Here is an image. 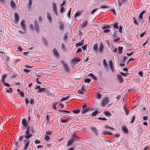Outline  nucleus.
Here are the masks:
<instances>
[{"label": "nucleus", "mask_w": 150, "mask_h": 150, "mask_svg": "<svg viewBox=\"0 0 150 150\" xmlns=\"http://www.w3.org/2000/svg\"><path fill=\"white\" fill-rule=\"evenodd\" d=\"M30 129L29 127H27L26 130L25 131V134L24 135V137L26 138V139L28 140V139L31 137L33 135V134L34 133L33 129H31L32 133L30 132Z\"/></svg>", "instance_id": "f257e3e1"}, {"label": "nucleus", "mask_w": 150, "mask_h": 150, "mask_svg": "<svg viewBox=\"0 0 150 150\" xmlns=\"http://www.w3.org/2000/svg\"><path fill=\"white\" fill-rule=\"evenodd\" d=\"M60 62L62 64L64 71L66 72H68L69 71L70 69L67 63L63 59L61 60Z\"/></svg>", "instance_id": "f03ea898"}, {"label": "nucleus", "mask_w": 150, "mask_h": 150, "mask_svg": "<svg viewBox=\"0 0 150 150\" xmlns=\"http://www.w3.org/2000/svg\"><path fill=\"white\" fill-rule=\"evenodd\" d=\"M25 20H22L20 23V27L23 30H26V25L25 24Z\"/></svg>", "instance_id": "7ed1b4c3"}, {"label": "nucleus", "mask_w": 150, "mask_h": 150, "mask_svg": "<svg viewBox=\"0 0 150 150\" xmlns=\"http://www.w3.org/2000/svg\"><path fill=\"white\" fill-rule=\"evenodd\" d=\"M25 145L24 146V150H27L28 149V146L30 144V141L28 139H25L23 141Z\"/></svg>", "instance_id": "20e7f679"}, {"label": "nucleus", "mask_w": 150, "mask_h": 150, "mask_svg": "<svg viewBox=\"0 0 150 150\" xmlns=\"http://www.w3.org/2000/svg\"><path fill=\"white\" fill-rule=\"evenodd\" d=\"M52 6L55 15H56V16H57L58 14L57 12V8L56 3L54 2L53 3Z\"/></svg>", "instance_id": "39448f33"}, {"label": "nucleus", "mask_w": 150, "mask_h": 150, "mask_svg": "<svg viewBox=\"0 0 150 150\" xmlns=\"http://www.w3.org/2000/svg\"><path fill=\"white\" fill-rule=\"evenodd\" d=\"M127 58V57H124L120 63L119 64V65L121 67H124L125 66V62Z\"/></svg>", "instance_id": "423d86ee"}, {"label": "nucleus", "mask_w": 150, "mask_h": 150, "mask_svg": "<svg viewBox=\"0 0 150 150\" xmlns=\"http://www.w3.org/2000/svg\"><path fill=\"white\" fill-rule=\"evenodd\" d=\"M93 110V109H92L91 108L89 107H87L86 108H83L82 111L81 113L82 114H85L86 112H88L89 111H91Z\"/></svg>", "instance_id": "0eeeda50"}, {"label": "nucleus", "mask_w": 150, "mask_h": 150, "mask_svg": "<svg viewBox=\"0 0 150 150\" xmlns=\"http://www.w3.org/2000/svg\"><path fill=\"white\" fill-rule=\"evenodd\" d=\"M80 58L79 57H76L71 60V62H72V64H76L80 62Z\"/></svg>", "instance_id": "6e6552de"}, {"label": "nucleus", "mask_w": 150, "mask_h": 150, "mask_svg": "<svg viewBox=\"0 0 150 150\" xmlns=\"http://www.w3.org/2000/svg\"><path fill=\"white\" fill-rule=\"evenodd\" d=\"M104 48V47L103 43L102 42H100L99 44V47L98 49L99 52L100 53H102L103 52Z\"/></svg>", "instance_id": "1a4fd4ad"}, {"label": "nucleus", "mask_w": 150, "mask_h": 150, "mask_svg": "<svg viewBox=\"0 0 150 150\" xmlns=\"http://www.w3.org/2000/svg\"><path fill=\"white\" fill-rule=\"evenodd\" d=\"M52 52L54 56L55 57L57 58L59 57V53L56 48H54L52 50Z\"/></svg>", "instance_id": "9d476101"}, {"label": "nucleus", "mask_w": 150, "mask_h": 150, "mask_svg": "<svg viewBox=\"0 0 150 150\" xmlns=\"http://www.w3.org/2000/svg\"><path fill=\"white\" fill-rule=\"evenodd\" d=\"M22 125L24 127H28V122L27 120L25 119H23L22 120Z\"/></svg>", "instance_id": "9b49d317"}, {"label": "nucleus", "mask_w": 150, "mask_h": 150, "mask_svg": "<svg viewBox=\"0 0 150 150\" xmlns=\"http://www.w3.org/2000/svg\"><path fill=\"white\" fill-rule=\"evenodd\" d=\"M19 20V17L18 14L16 13L14 14V22L15 24H17Z\"/></svg>", "instance_id": "f8f14e48"}, {"label": "nucleus", "mask_w": 150, "mask_h": 150, "mask_svg": "<svg viewBox=\"0 0 150 150\" xmlns=\"http://www.w3.org/2000/svg\"><path fill=\"white\" fill-rule=\"evenodd\" d=\"M109 99L108 98H105L103 100L101 105L103 106L106 105L109 102Z\"/></svg>", "instance_id": "ddd939ff"}, {"label": "nucleus", "mask_w": 150, "mask_h": 150, "mask_svg": "<svg viewBox=\"0 0 150 150\" xmlns=\"http://www.w3.org/2000/svg\"><path fill=\"white\" fill-rule=\"evenodd\" d=\"M123 133L125 134H128V130L125 126H122L121 127Z\"/></svg>", "instance_id": "4468645a"}, {"label": "nucleus", "mask_w": 150, "mask_h": 150, "mask_svg": "<svg viewBox=\"0 0 150 150\" xmlns=\"http://www.w3.org/2000/svg\"><path fill=\"white\" fill-rule=\"evenodd\" d=\"M59 29L60 30H63L64 29V26L63 22L60 21L59 24Z\"/></svg>", "instance_id": "2eb2a0df"}, {"label": "nucleus", "mask_w": 150, "mask_h": 150, "mask_svg": "<svg viewBox=\"0 0 150 150\" xmlns=\"http://www.w3.org/2000/svg\"><path fill=\"white\" fill-rule=\"evenodd\" d=\"M128 0H121V1H120L119 0H118V6L119 7H121L123 4L128 2Z\"/></svg>", "instance_id": "dca6fc26"}, {"label": "nucleus", "mask_w": 150, "mask_h": 150, "mask_svg": "<svg viewBox=\"0 0 150 150\" xmlns=\"http://www.w3.org/2000/svg\"><path fill=\"white\" fill-rule=\"evenodd\" d=\"M46 90V89L45 88H39L38 90L36 91L38 93H41L43 92H45L46 94H47V92L46 91H45Z\"/></svg>", "instance_id": "f3484780"}, {"label": "nucleus", "mask_w": 150, "mask_h": 150, "mask_svg": "<svg viewBox=\"0 0 150 150\" xmlns=\"http://www.w3.org/2000/svg\"><path fill=\"white\" fill-rule=\"evenodd\" d=\"M103 65L105 69H107L108 68V65L105 59H104L103 61Z\"/></svg>", "instance_id": "a211bd4d"}, {"label": "nucleus", "mask_w": 150, "mask_h": 150, "mask_svg": "<svg viewBox=\"0 0 150 150\" xmlns=\"http://www.w3.org/2000/svg\"><path fill=\"white\" fill-rule=\"evenodd\" d=\"M84 43V40L83 39L81 42H79L75 44L76 47L80 46L83 45Z\"/></svg>", "instance_id": "6ab92c4d"}, {"label": "nucleus", "mask_w": 150, "mask_h": 150, "mask_svg": "<svg viewBox=\"0 0 150 150\" xmlns=\"http://www.w3.org/2000/svg\"><path fill=\"white\" fill-rule=\"evenodd\" d=\"M90 129L93 132H94L95 134L97 135L98 134L97 129L94 127H91L90 128Z\"/></svg>", "instance_id": "aec40b11"}, {"label": "nucleus", "mask_w": 150, "mask_h": 150, "mask_svg": "<svg viewBox=\"0 0 150 150\" xmlns=\"http://www.w3.org/2000/svg\"><path fill=\"white\" fill-rule=\"evenodd\" d=\"M98 45L97 44H95L93 47V50L95 52H97L98 51Z\"/></svg>", "instance_id": "412c9836"}, {"label": "nucleus", "mask_w": 150, "mask_h": 150, "mask_svg": "<svg viewBox=\"0 0 150 150\" xmlns=\"http://www.w3.org/2000/svg\"><path fill=\"white\" fill-rule=\"evenodd\" d=\"M117 79L120 83H122L123 82V79L120 75H118L117 76Z\"/></svg>", "instance_id": "4be33fe9"}, {"label": "nucleus", "mask_w": 150, "mask_h": 150, "mask_svg": "<svg viewBox=\"0 0 150 150\" xmlns=\"http://www.w3.org/2000/svg\"><path fill=\"white\" fill-rule=\"evenodd\" d=\"M10 5L12 9H15L16 8V4L13 0H11L10 2Z\"/></svg>", "instance_id": "5701e85b"}, {"label": "nucleus", "mask_w": 150, "mask_h": 150, "mask_svg": "<svg viewBox=\"0 0 150 150\" xmlns=\"http://www.w3.org/2000/svg\"><path fill=\"white\" fill-rule=\"evenodd\" d=\"M146 13V11H143L139 15V17L138 18L139 20L140 21V20H142L143 18V15L144 14Z\"/></svg>", "instance_id": "b1692460"}, {"label": "nucleus", "mask_w": 150, "mask_h": 150, "mask_svg": "<svg viewBox=\"0 0 150 150\" xmlns=\"http://www.w3.org/2000/svg\"><path fill=\"white\" fill-rule=\"evenodd\" d=\"M118 22H115V23H113V27L114 29H117L119 28L118 26Z\"/></svg>", "instance_id": "393cba45"}, {"label": "nucleus", "mask_w": 150, "mask_h": 150, "mask_svg": "<svg viewBox=\"0 0 150 150\" xmlns=\"http://www.w3.org/2000/svg\"><path fill=\"white\" fill-rule=\"evenodd\" d=\"M88 77L92 78L94 80H97V79L93 74H90L88 75Z\"/></svg>", "instance_id": "a878e982"}, {"label": "nucleus", "mask_w": 150, "mask_h": 150, "mask_svg": "<svg viewBox=\"0 0 150 150\" xmlns=\"http://www.w3.org/2000/svg\"><path fill=\"white\" fill-rule=\"evenodd\" d=\"M47 17L49 20V23H50L52 21L51 16L50 14L48 12L47 13Z\"/></svg>", "instance_id": "bb28decb"}, {"label": "nucleus", "mask_w": 150, "mask_h": 150, "mask_svg": "<svg viewBox=\"0 0 150 150\" xmlns=\"http://www.w3.org/2000/svg\"><path fill=\"white\" fill-rule=\"evenodd\" d=\"M102 134L104 135H111L112 134V133L109 131H105L103 132H102Z\"/></svg>", "instance_id": "cd10ccee"}, {"label": "nucleus", "mask_w": 150, "mask_h": 150, "mask_svg": "<svg viewBox=\"0 0 150 150\" xmlns=\"http://www.w3.org/2000/svg\"><path fill=\"white\" fill-rule=\"evenodd\" d=\"M69 35V33L68 32H66L64 35L63 38L64 40H66L68 39V36Z\"/></svg>", "instance_id": "c85d7f7f"}, {"label": "nucleus", "mask_w": 150, "mask_h": 150, "mask_svg": "<svg viewBox=\"0 0 150 150\" xmlns=\"http://www.w3.org/2000/svg\"><path fill=\"white\" fill-rule=\"evenodd\" d=\"M88 21H84L82 24L81 25V27L82 28H84L87 25Z\"/></svg>", "instance_id": "c756f323"}, {"label": "nucleus", "mask_w": 150, "mask_h": 150, "mask_svg": "<svg viewBox=\"0 0 150 150\" xmlns=\"http://www.w3.org/2000/svg\"><path fill=\"white\" fill-rule=\"evenodd\" d=\"M61 49L62 51H65L67 49V47L63 43H62L61 45Z\"/></svg>", "instance_id": "7c9ffc66"}, {"label": "nucleus", "mask_w": 150, "mask_h": 150, "mask_svg": "<svg viewBox=\"0 0 150 150\" xmlns=\"http://www.w3.org/2000/svg\"><path fill=\"white\" fill-rule=\"evenodd\" d=\"M75 139L74 138H72L69 140L67 143V145L69 146L74 141Z\"/></svg>", "instance_id": "2f4dec72"}, {"label": "nucleus", "mask_w": 150, "mask_h": 150, "mask_svg": "<svg viewBox=\"0 0 150 150\" xmlns=\"http://www.w3.org/2000/svg\"><path fill=\"white\" fill-rule=\"evenodd\" d=\"M83 11H79V12L76 13L75 14V15L74 17V18H76V17L80 16L81 14L83 12Z\"/></svg>", "instance_id": "473e14b6"}, {"label": "nucleus", "mask_w": 150, "mask_h": 150, "mask_svg": "<svg viewBox=\"0 0 150 150\" xmlns=\"http://www.w3.org/2000/svg\"><path fill=\"white\" fill-rule=\"evenodd\" d=\"M24 137V135H22L19 136L17 139V141L20 142H22V141Z\"/></svg>", "instance_id": "72a5a7b5"}, {"label": "nucleus", "mask_w": 150, "mask_h": 150, "mask_svg": "<svg viewBox=\"0 0 150 150\" xmlns=\"http://www.w3.org/2000/svg\"><path fill=\"white\" fill-rule=\"evenodd\" d=\"M23 30V31L18 30V33L20 35H22L23 34H25L26 33V30Z\"/></svg>", "instance_id": "f704fd0d"}, {"label": "nucleus", "mask_w": 150, "mask_h": 150, "mask_svg": "<svg viewBox=\"0 0 150 150\" xmlns=\"http://www.w3.org/2000/svg\"><path fill=\"white\" fill-rule=\"evenodd\" d=\"M104 114L106 116L108 117L111 116L112 115V114L110 112L108 111H105L104 112Z\"/></svg>", "instance_id": "c9c22d12"}, {"label": "nucleus", "mask_w": 150, "mask_h": 150, "mask_svg": "<svg viewBox=\"0 0 150 150\" xmlns=\"http://www.w3.org/2000/svg\"><path fill=\"white\" fill-rule=\"evenodd\" d=\"M45 139L46 141L49 142L50 140V137L47 134H45L44 136Z\"/></svg>", "instance_id": "e433bc0d"}, {"label": "nucleus", "mask_w": 150, "mask_h": 150, "mask_svg": "<svg viewBox=\"0 0 150 150\" xmlns=\"http://www.w3.org/2000/svg\"><path fill=\"white\" fill-rule=\"evenodd\" d=\"M96 97L97 98L100 99L102 97V95L99 93H96Z\"/></svg>", "instance_id": "4c0bfd02"}, {"label": "nucleus", "mask_w": 150, "mask_h": 150, "mask_svg": "<svg viewBox=\"0 0 150 150\" xmlns=\"http://www.w3.org/2000/svg\"><path fill=\"white\" fill-rule=\"evenodd\" d=\"M57 102H54L53 103L52 106L53 110H55L57 109V108L56 106L57 105Z\"/></svg>", "instance_id": "58836bf2"}, {"label": "nucleus", "mask_w": 150, "mask_h": 150, "mask_svg": "<svg viewBox=\"0 0 150 150\" xmlns=\"http://www.w3.org/2000/svg\"><path fill=\"white\" fill-rule=\"evenodd\" d=\"M35 29L37 32L38 33L39 31V25H35Z\"/></svg>", "instance_id": "ea45409f"}, {"label": "nucleus", "mask_w": 150, "mask_h": 150, "mask_svg": "<svg viewBox=\"0 0 150 150\" xmlns=\"http://www.w3.org/2000/svg\"><path fill=\"white\" fill-rule=\"evenodd\" d=\"M7 77V75L6 74H4L2 76L1 78L2 79V82L5 81V79Z\"/></svg>", "instance_id": "a19ab883"}, {"label": "nucleus", "mask_w": 150, "mask_h": 150, "mask_svg": "<svg viewBox=\"0 0 150 150\" xmlns=\"http://www.w3.org/2000/svg\"><path fill=\"white\" fill-rule=\"evenodd\" d=\"M27 7L28 11H30L32 9V6L29 5L28 4L27 5Z\"/></svg>", "instance_id": "79ce46f5"}, {"label": "nucleus", "mask_w": 150, "mask_h": 150, "mask_svg": "<svg viewBox=\"0 0 150 150\" xmlns=\"http://www.w3.org/2000/svg\"><path fill=\"white\" fill-rule=\"evenodd\" d=\"M110 25H105L104 26H103L102 27V28L104 30L105 29H108V28H110Z\"/></svg>", "instance_id": "37998d69"}, {"label": "nucleus", "mask_w": 150, "mask_h": 150, "mask_svg": "<svg viewBox=\"0 0 150 150\" xmlns=\"http://www.w3.org/2000/svg\"><path fill=\"white\" fill-rule=\"evenodd\" d=\"M123 47H119L118 49V51L119 53L120 54H121L122 53V50H123Z\"/></svg>", "instance_id": "c03bdc74"}, {"label": "nucleus", "mask_w": 150, "mask_h": 150, "mask_svg": "<svg viewBox=\"0 0 150 150\" xmlns=\"http://www.w3.org/2000/svg\"><path fill=\"white\" fill-rule=\"evenodd\" d=\"M18 77V75L16 73H15V74L11 76V78L13 79H14L17 77Z\"/></svg>", "instance_id": "a18cd8bd"}, {"label": "nucleus", "mask_w": 150, "mask_h": 150, "mask_svg": "<svg viewBox=\"0 0 150 150\" xmlns=\"http://www.w3.org/2000/svg\"><path fill=\"white\" fill-rule=\"evenodd\" d=\"M42 41L44 45H47V41L46 38H43Z\"/></svg>", "instance_id": "49530a36"}, {"label": "nucleus", "mask_w": 150, "mask_h": 150, "mask_svg": "<svg viewBox=\"0 0 150 150\" xmlns=\"http://www.w3.org/2000/svg\"><path fill=\"white\" fill-rule=\"evenodd\" d=\"M109 64L110 67H113V66H114V64L113 63V62L111 60L109 61Z\"/></svg>", "instance_id": "de8ad7c7"}, {"label": "nucleus", "mask_w": 150, "mask_h": 150, "mask_svg": "<svg viewBox=\"0 0 150 150\" xmlns=\"http://www.w3.org/2000/svg\"><path fill=\"white\" fill-rule=\"evenodd\" d=\"M75 114H78L80 112V110H77L75 109L72 111Z\"/></svg>", "instance_id": "09e8293b"}, {"label": "nucleus", "mask_w": 150, "mask_h": 150, "mask_svg": "<svg viewBox=\"0 0 150 150\" xmlns=\"http://www.w3.org/2000/svg\"><path fill=\"white\" fill-rule=\"evenodd\" d=\"M12 88H10L9 89V90H7L6 92L8 93H11L13 92Z\"/></svg>", "instance_id": "8fccbe9b"}, {"label": "nucleus", "mask_w": 150, "mask_h": 150, "mask_svg": "<svg viewBox=\"0 0 150 150\" xmlns=\"http://www.w3.org/2000/svg\"><path fill=\"white\" fill-rule=\"evenodd\" d=\"M118 30L119 32L120 33H122V26L121 25H120Z\"/></svg>", "instance_id": "3c124183"}, {"label": "nucleus", "mask_w": 150, "mask_h": 150, "mask_svg": "<svg viewBox=\"0 0 150 150\" xmlns=\"http://www.w3.org/2000/svg\"><path fill=\"white\" fill-rule=\"evenodd\" d=\"M2 82L4 83L3 85L4 86L7 87L10 86V85L8 83H6L5 81L3 82Z\"/></svg>", "instance_id": "603ef678"}, {"label": "nucleus", "mask_w": 150, "mask_h": 150, "mask_svg": "<svg viewBox=\"0 0 150 150\" xmlns=\"http://www.w3.org/2000/svg\"><path fill=\"white\" fill-rule=\"evenodd\" d=\"M100 9L108 8H109L108 6L106 5H102L101 6L100 5Z\"/></svg>", "instance_id": "864d4df0"}, {"label": "nucleus", "mask_w": 150, "mask_h": 150, "mask_svg": "<svg viewBox=\"0 0 150 150\" xmlns=\"http://www.w3.org/2000/svg\"><path fill=\"white\" fill-rule=\"evenodd\" d=\"M124 109L125 112L126 114L128 115L129 114V110L127 109L125 107H124Z\"/></svg>", "instance_id": "5fc2aeb1"}, {"label": "nucleus", "mask_w": 150, "mask_h": 150, "mask_svg": "<svg viewBox=\"0 0 150 150\" xmlns=\"http://www.w3.org/2000/svg\"><path fill=\"white\" fill-rule=\"evenodd\" d=\"M98 112L97 110L93 111L92 113V115L93 116L96 115L98 113Z\"/></svg>", "instance_id": "6e6d98bb"}, {"label": "nucleus", "mask_w": 150, "mask_h": 150, "mask_svg": "<svg viewBox=\"0 0 150 150\" xmlns=\"http://www.w3.org/2000/svg\"><path fill=\"white\" fill-rule=\"evenodd\" d=\"M120 40V38L119 37H117L116 38L114 39L113 41L115 42H116Z\"/></svg>", "instance_id": "4d7b16f0"}, {"label": "nucleus", "mask_w": 150, "mask_h": 150, "mask_svg": "<svg viewBox=\"0 0 150 150\" xmlns=\"http://www.w3.org/2000/svg\"><path fill=\"white\" fill-rule=\"evenodd\" d=\"M91 81V79L89 78H86L84 80L85 83H89Z\"/></svg>", "instance_id": "13d9d810"}, {"label": "nucleus", "mask_w": 150, "mask_h": 150, "mask_svg": "<svg viewBox=\"0 0 150 150\" xmlns=\"http://www.w3.org/2000/svg\"><path fill=\"white\" fill-rule=\"evenodd\" d=\"M69 121L68 119H62L61 120V121L62 123H65Z\"/></svg>", "instance_id": "bf43d9fd"}, {"label": "nucleus", "mask_w": 150, "mask_h": 150, "mask_svg": "<svg viewBox=\"0 0 150 150\" xmlns=\"http://www.w3.org/2000/svg\"><path fill=\"white\" fill-rule=\"evenodd\" d=\"M30 103L32 105L34 104V100L33 99H30Z\"/></svg>", "instance_id": "052dcab7"}, {"label": "nucleus", "mask_w": 150, "mask_h": 150, "mask_svg": "<svg viewBox=\"0 0 150 150\" xmlns=\"http://www.w3.org/2000/svg\"><path fill=\"white\" fill-rule=\"evenodd\" d=\"M85 92V91H83L81 90H79L78 91V93L80 94H83Z\"/></svg>", "instance_id": "680f3d73"}, {"label": "nucleus", "mask_w": 150, "mask_h": 150, "mask_svg": "<svg viewBox=\"0 0 150 150\" xmlns=\"http://www.w3.org/2000/svg\"><path fill=\"white\" fill-rule=\"evenodd\" d=\"M104 127L105 128V129H106V128H110V129H111L112 130H113V129H114L113 128H112V127H109V126H108V125H105V126H104Z\"/></svg>", "instance_id": "e2e57ef3"}, {"label": "nucleus", "mask_w": 150, "mask_h": 150, "mask_svg": "<svg viewBox=\"0 0 150 150\" xmlns=\"http://www.w3.org/2000/svg\"><path fill=\"white\" fill-rule=\"evenodd\" d=\"M133 19H134V22L135 24L138 25V23L137 21V20L136 17H133Z\"/></svg>", "instance_id": "0e129e2a"}, {"label": "nucleus", "mask_w": 150, "mask_h": 150, "mask_svg": "<svg viewBox=\"0 0 150 150\" xmlns=\"http://www.w3.org/2000/svg\"><path fill=\"white\" fill-rule=\"evenodd\" d=\"M109 11L112 12L114 15L116 14V13L115 11V10L114 9H111L109 10Z\"/></svg>", "instance_id": "69168bd1"}, {"label": "nucleus", "mask_w": 150, "mask_h": 150, "mask_svg": "<svg viewBox=\"0 0 150 150\" xmlns=\"http://www.w3.org/2000/svg\"><path fill=\"white\" fill-rule=\"evenodd\" d=\"M25 100L26 104L27 105H28V103H29V101L28 100L27 98H25Z\"/></svg>", "instance_id": "338daca9"}, {"label": "nucleus", "mask_w": 150, "mask_h": 150, "mask_svg": "<svg viewBox=\"0 0 150 150\" xmlns=\"http://www.w3.org/2000/svg\"><path fill=\"white\" fill-rule=\"evenodd\" d=\"M87 45V44L84 45L82 47V48L83 49L85 50L86 49Z\"/></svg>", "instance_id": "774afa93"}]
</instances>
